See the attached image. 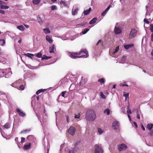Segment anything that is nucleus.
<instances>
[{
    "label": "nucleus",
    "instance_id": "obj_57",
    "mask_svg": "<svg viewBox=\"0 0 153 153\" xmlns=\"http://www.w3.org/2000/svg\"><path fill=\"white\" fill-rule=\"evenodd\" d=\"M41 93V91H40L39 90L36 91V94H38Z\"/></svg>",
    "mask_w": 153,
    "mask_h": 153
},
{
    "label": "nucleus",
    "instance_id": "obj_9",
    "mask_svg": "<svg viewBox=\"0 0 153 153\" xmlns=\"http://www.w3.org/2000/svg\"><path fill=\"white\" fill-rule=\"evenodd\" d=\"M119 123L117 121L114 122L112 124V127L115 129H117L119 127Z\"/></svg>",
    "mask_w": 153,
    "mask_h": 153
},
{
    "label": "nucleus",
    "instance_id": "obj_56",
    "mask_svg": "<svg viewBox=\"0 0 153 153\" xmlns=\"http://www.w3.org/2000/svg\"><path fill=\"white\" fill-rule=\"evenodd\" d=\"M66 118L67 120V121L68 123L69 122V116L68 115H67L66 116Z\"/></svg>",
    "mask_w": 153,
    "mask_h": 153
},
{
    "label": "nucleus",
    "instance_id": "obj_50",
    "mask_svg": "<svg viewBox=\"0 0 153 153\" xmlns=\"http://www.w3.org/2000/svg\"><path fill=\"white\" fill-rule=\"evenodd\" d=\"M1 41H2V42H3V43L1 45L2 46H4L5 43V41L4 40L2 39H1Z\"/></svg>",
    "mask_w": 153,
    "mask_h": 153
},
{
    "label": "nucleus",
    "instance_id": "obj_10",
    "mask_svg": "<svg viewBox=\"0 0 153 153\" xmlns=\"http://www.w3.org/2000/svg\"><path fill=\"white\" fill-rule=\"evenodd\" d=\"M16 111L18 113L19 115L20 116L24 117H25L26 114H25L22 111H21L20 109L17 108L16 109Z\"/></svg>",
    "mask_w": 153,
    "mask_h": 153
},
{
    "label": "nucleus",
    "instance_id": "obj_43",
    "mask_svg": "<svg viewBox=\"0 0 153 153\" xmlns=\"http://www.w3.org/2000/svg\"><path fill=\"white\" fill-rule=\"evenodd\" d=\"M150 29L151 32L153 33V25H150Z\"/></svg>",
    "mask_w": 153,
    "mask_h": 153
},
{
    "label": "nucleus",
    "instance_id": "obj_3",
    "mask_svg": "<svg viewBox=\"0 0 153 153\" xmlns=\"http://www.w3.org/2000/svg\"><path fill=\"white\" fill-rule=\"evenodd\" d=\"M11 74L12 72L11 71L10 68H9L8 69H6L5 70L0 69V77L3 76L5 75V77L7 78Z\"/></svg>",
    "mask_w": 153,
    "mask_h": 153
},
{
    "label": "nucleus",
    "instance_id": "obj_19",
    "mask_svg": "<svg viewBox=\"0 0 153 153\" xmlns=\"http://www.w3.org/2000/svg\"><path fill=\"white\" fill-rule=\"evenodd\" d=\"M51 56H47L45 55H43V56L42 57V60L44 59H49L51 58Z\"/></svg>",
    "mask_w": 153,
    "mask_h": 153
},
{
    "label": "nucleus",
    "instance_id": "obj_48",
    "mask_svg": "<svg viewBox=\"0 0 153 153\" xmlns=\"http://www.w3.org/2000/svg\"><path fill=\"white\" fill-rule=\"evenodd\" d=\"M66 91H63L62 92L61 95L62 97H64L65 94L66 93Z\"/></svg>",
    "mask_w": 153,
    "mask_h": 153
},
{
    "label": "nucleus",
    "instance_id": "obj_37",
    "mask_svg": "<svg viewBox=\"0 0 153 153\" xmlns=\"http://www.w3.org/2000/svg\"><path fill=\"white\" fill-rule=\"evenodd\" d=\"M56 9V6L55 5H53L51 7V9L52 10H55Z\"/></svg>",
    "mask_w": 153,
    "mask_h": 153
},
{
    "label": "nucleus",
    "instance_id": "obj_33",
    "mask_svg": "<svg viewBox=\"0 0 153 153\" xmlns=\"http://www.w3.org/2000/svg\"><path fill=\"white\" fill-rule=\"evenodd\" d=\"M98 131L100 134H101L104 131L103 130H102L101 128H98Z\"/></svg>",
    "mask_w": 153,
    "mask_h": 153
},
{
    "label": "nucleus",
    "instance_id": "obj_35",
    "mask_svg": "<svg viewBox=\"0 0 153 153\" xmlns=\"http://www.w3.org/2000/svg\"><path fill=\"white\" fill-rule=\"evenodd\" d=\"M24 89H25V87H24V86L22 85H21L19 86V89L20 90H24Z\"/></svg>",
    "mask_w": 153,
    "mask_h": 153
},
{
    "label": "nucleus",
    "instance_id": "obj_2",
    "mask_svg": "<svg viewBox=\"0 0 153 153\" xmlns=\"http://www.w3.org/2000/svg\"><path fill=\"white\" fill-rule=\"evenodd\" d=\"M96 113L94 110L92 109L88 110L85 114V118L87 120L93 121L96 118Z\"/></svg>",
    "mask_w": 153,
    "mask_h": 153
},
{
    "label": "nucleus",
    "instance_id": "obj_23",
    "mask_svg": "<svg viewBox=\"0 0 153 153\" xmlns=\"http://www.w3.org/2000/svg\"><path fill=\"white\" fill-rule=\"evenodd\" d=\"M54 45H53L52 46L50 47L49 48V52L50 53H51L53 52L54 51Z\"/></svg>",
    "mask_w": 153,
    "mask_h": 153
},
{
    "label": "nucleus",
    "instance_id": "obj_59",
    "mask_svg": "<svg viewBox=\"0 0 153 153\" xmlns=\"http://www.w3.org/2000/svg\"><path fill=\"white\" fill-rule=\"evenodd\" d=\"M133 124L136 127V128H137V123H136V122H133Z\"/></svg>",
    "mask_w": 153,
    "mask_h": 153
},
{
    "label": "nucleus",
    "instance_id": "obj_60",
    "mask_svg": "<svg viewBox=\"0 0 153 153\" xmlns=\"http://www.w3.org/2000/svg\"><path fill=\"white\" fill-rule=\"evenodd\" d=\"M149 134L150 135L152 136L153 135V130L149 132Z\"/></svg>",
    "mask_w": 153,
    "mask_h": 153
},
{
    "label": "nucleus",
    "instance_id": "obj_38",
    "mask_svg": "<svg viewBox=\"0 0 153 153\" xmlns=\"http://www.w3.org/2000/svg\"><path fill=\"white\" fill-rule=\"evenodd\" d=\"M33 138V136L31 135H29L27 136V139L28 140H31Z\"/></svg>",
    "mask_w": 153,
    "mask_h": 153
},
{
    "label": "nucleus",
    "instance_id": "obj_28",
    "mask_svg": "<svg viewBox=\"0 0 153 153\" xmlns=\"http://www.w3.org/2000/svg\"><path fill=\"white\" fill-rule=\"evenodd\" d=\"M89 30V29L85 28L82 31V33L83 34H86Z\"/></svg>",
    "mask_w": 153,
    "mask_h": 153
},
{
    "label": "nucleus",
    "instance_id": "obj_22",
    "mask_svg": "<svg viewBox=\"0 0 153 153\" xmlns=\"http://www.w3.org/2000/svg\"><path fill=\"white\" fill-rule=\"evenodd\" d=\"M10 127V124L9 123H7L4 125V128L7 129L9 128Z\"/></svg>",
    "mask_w": 153,
    "mask_h": 153
},
{
    "label": "nucleus",
    "instance_id": "obj_1",
    "mask_svg": "<svg viewBox=\"0 0 153 153\" xmlns=\"http://www.w3.org/2000/svg\"><path fill=\"white\" fill-rule=\"evenodd\" d=\"M70 56L73 59L77 58H87L88 56V53L86 50H81L79 53H71L69 54Z\"/></svg>",
    "mask_w": 153,
    "mask_h": 153
},
{
    "label": "nucleus",
    "instance_id": "obj_41",
    "mask_svg": "<svg viewBox=\"0 0 153 153\" xmlns=\"http://www.w3.org/2000/svg\"><path fill=\"white\" fill-rule=\"evenodd\" d=\"M100 96L103 99H105V96L103 94V93L102 92H100Z\"/></svg>",
    "mask_w": 153,
    "mask_h": 153
},
{
    "label": "nucleus",
    "instance_id": "obj_14",
    "mask_svg": "<svg viewBox=\"0 0 153 153\" xmlns=\"http://www.w3.org/2000/svg\"><path fill=\"white\" fill-rule=\"evenodd\" d=\"M91 10V8H89L88 10H84L83 11V13H84V15H88L90 12Z\"/></svg>",
    "mask_w": 153,
    "mask_h": 153
},
{
    "label": "nucleus",
    "instance_id": "obj_39",
    "mask_svg": "<svg viewBox=\"0 0 153 153\" xmlns=\"http://www.w3.org/2000/svg\"><path fill=\"white\" fill-rule=\"evenodd\" d=\"M15 140L16 142V143L18 144V146L19 148H20V147L19 146V144L18 143V137H16L15 138Z\"/></svg>",
    "mask_w": 153,
    "mask_h": 153
},
{
    "label": "nucleus",
    "instance_id": "obj_52",
    "mask_svg": "<svg viewBox=\"0 0 153 153\" xmlns=\"http://www.w3.org/2000/svg\"><path fill=\"white\" fill-rule=\"evenodd\" d=\"M121 110L123 113H125V108L123 107H122Z\"/></svg>",
    "mask_w": 153,
    "mask_h": 153
},
{
    "label": "nucleus",
    "instance_id": "obj_58",
    "mask_svg": "<svg viewBox=\"0 0 153 153\" xmlns=\"http://www.w3.org/2000/svg\"><path fill=\"white\" fill-rule=\"evenodd\" d=\"M141 127L142 129L143 130L145 131V128L143 125H141Z\"/></svg>",
    "mask_w": 153,
    "mask_h": 153
},
{
    "label": "nucleus",
    "instance_id": "obj_21",
    "mask_svg": "<svg viewBox=\"0 0 153 153\" xmlns=\"http://www.w3.org/2000/svg\"><path fill=\"white\" fill-rule=\"evenodd\" d=\"M36 116H37V117H38V119L40 120V122L41 123L42 125V122L43 123V122H44L45 121V120H44V117H43V118L42 119V121H41V117L40 116L38 115L37 114H36Z\"/></svg>",
    "mask_w": 153,
    "mask_h": 153
},
{
    "label": "nucleus",
    "instance_id": "obj_44",
    "mask_svg": "<svg viewBox=\"0 0 153 153\" xmlns=\"http://www.w3.org/2000/svg\"><path fill=\"white\" fill-rule=\"evenodd\" d=\"M25 138L24 137H21V140L20 143H22L24 142V141L25 140Z\"/></svg>",
    "mask_w": 153,
    "mask_h": 153
},
{
    "label": "nucleus",
    "instance_id": "obj_4",
    "mask_svg": "<svg viewBox=\"0 0 153 153\" xmlns=\"http://www.w3.org/2000/svg\"><path fill=\"white\" fill-rule=\"evenodd\" d=\"M95 153H102L103 150L102 148L98 145L95 144L94 146Z\"/></svg>",
    "mask_w": 153,
    "mask_h": 153
},
{
    "label": "nucleus",
    "instance_id": "obj_11",
    "mask_svg": "<svg viewBox=\"0 0 153 153\" xmlns=\"http://www.w3.org/2000/svg\"><path fill=\"white\" fill-rule=\"evenodd\" d=\"M114 30L116 34L120 33L122 32L121 29L119 27H117L116 26L115 27Z\"/></svg>",
    "mask_w": 153,
    "mask_h": 153
},
{
    "label": "nucleus",
    "instance_id": "obj_47",
    "mask_svg": "<svg viewBox=\"0 0 153 153\" xmlns=\"http://www.w3.org/2000/svg\"><path fill=\"white\" fill-rule=\"evenodd\" d=\"M144 22L147 24H149L150 23L146 19H144Z\"/></svg>",
    "mask_w": 153,
    "mask_h": 153
},
{
    "label": "nucleus",
    "instance_id": "obj_24",
    "mask_svg": "<svg viewBox=\"0 0 153 153\" xmlns=\"http://www.w3.org/2000/svg\"><path fill=\"white\" fill-rule=\"evenodd\" d=\"M129 95V93H126V92H123V96L125 98V101H126L127 100V98L128 97Z\"/></svg>",
    "mask_w": 153,
    "mask_h": 153
},
{
    "label": "nucleus",
    "instance_id": "obj_13",
    "mask_svg": "<svg viewBox=\"0 0 153 153\" xmlns=\"http://www.w3.org/2000/svg\"><path fill=\"white\" fill-rule=\"evenodd\" d=\"M134 46V45L133 44H129L124 45V47L125 49L127 50L129 48L133 47Z\"/></svg>",
    "mask_w": 153,
    "mask_h": 153
},
{
    "label": "nucleus",
    "instance_id": "obj_40",
    "mask_svg": "<svg viewBox=\"0 0 153 153\" xmlns=\"http://www.w3.org/2000/svg\"><path fill=\"white\" fill-rule=\"evenodd\" d=\"M137 117L138 119H140V115L138 110L137 111Z\"/></svg>",
    "mask_w": 153,
    "mask_h": 153
},
{
    "label": "nucleus",
    "instance_id": "obj_63",
    "mask_svg": "<svg viewBox=\"0 0 153 153\" xmlns=\"http://www.w3.org/2000/svg\"><path fill=\"white\" fill-rule=\"evenodd\" d=\"M111 7V6L109 5L108 7L106 9L107 10H108Z\"/></svg>",
    "mask_w": 153,
    "mask_h": 153
},
{
    "label": "nucleus",
    "instance_id": "obj_12",
    "mask_svg": "<svg viewBox=\"0 0 153 153\" xmlns=\"http://www.w3.org/2000/svg\"><path fill=\"white\" fill-rule=\"evenodd\" d=\"M119 50V46H118L116 48L114 51L112 53V54L111 55V52H110V53L111 54V56L112 57H115V56L114 55H115V53H116Z\"/></svg>",
    "mask_w": 153,
    "mask_h": 153
},
{
    "label": "nucleus",
    "instance_id": "obj_25",
    "mask_svg": "<svg viewBox=\"0 0 153 153\" xmlns=\"http://www.w3.org/2000/svg\"><path fill=\"white\" fill-rule=\"evenodd\" d=\"M31 130L29 128L28 129H27L25 130H24V131H22L21 132V134L22 133H28Z\"/></svg>",
    "mask_w": 153,
    "mask_h": 153
},
{
    "label": "nucleus",
    "instance_id": "obj_53",
    "mask_svg": "<svg viewBox=\"0 0 153 153\" xmlns=\"http://www.w3.org/2000/svg\"><path fill=\"white\" fill-rule=\"evenodd\" d=\"M6 3L4 2V1H0V5L2 4H6Z\"/></svg>",
    "mask_w": 153,
    "mask_h": 153
},
{
    "label": "nucleus",
    "instance_id": "obj_45",
    "mask_svg": "<svg viewBox=\"0 0 153 153\" xmlns=\"http://www.w3.org/2000/svg\"><path fill=\"white\" fill-rule=\"evenodd\" d=\"M107 13L105 11H104L101 14V15L102 16H105L106 14Z\"/></svg>",
    "mask_w": 153,
    "mask_h": 153
},
{
    "label": "nucleus",
    "instance_id": "obj_7",
    "mask_svg": "<svg viewBox=\"0 0 153 153\" xmlns=\"http://www.w3.org/2000/svg\"><path fill=\"white\" fill-rule=\"evenodd\" d=\"M79 10L78 8L76 7V5H74L72 10V15L75 16L76 15Z\"/></svg>",
    "mask_w": 153,
    "mask_h": 153
},
{
    "label": "nucleus",
    "instance_id": "obj_8",
    "mask_svg": "<svg viewBox=\"0 0 153 153\" xmlns=\"http://www.w3.org/2000/svg\"><path fill=\"white\" fill-rule=\"evenodd\" d=\"M76 129L73 126H71L68 129V133L72 136H73L74 134L75 131Z\"/></svg>",
    "mask_w": 153,
    "mask_h": 153
},
{
    "label": "nucleus",
    "instance_id": "obj_46",
    "mask_svg": "<svg viewBox=\"0 0 153 153\" xmlns=\"http://www.w3.org/2000/svg\"><path fill=\"white\" fill-rule=\"evenodd\" d=\"M127 113L128 114H131V110L129 109H128L127 110Z\"/></svg>",
    "mask_w": 153,
    "mask_h": 153
},
{
    "label": "nucleus",
    "instance_id": "obj_55",
    "mask_svg": "<svg viewBox=\"0 0 153 153\" xmlns=\"http://www.w3.org/2000/svg\"><path fill=\"white\" fill-rule=\"evenodd\" d=\"M120 85L121 86H128V85L126 84H121Z\"/></svg>",
    "mask_w": 153,
    "mask_h": 153
},
{
    "label": "nucleus",
    "instance_id": "obj_17",
    "mask_svg": "<svg viewBox=\"0 0 153 153\" xmlns=\"http://www.w3.org/2000/svg\"><path fill=\"white\" fill-rule=\"evenodd\" d=\"M17 28L19 30L22 31H24L25 29V27L22 25L18 26L17 27Z\"/></svg>",
    "mask_w": 153,
    "mask_h": 153
},
{
    "label": "nucleus",
    "instance_id": "obj_64",
    "mask_svg": "<svg viewBox=\"0 0 153 153\" xmlns=\"http://www.w3.org/2000/svg\"><path fill=\"white\" fill-rule=\"evenodd\" d=\"M151 41L153 42V33L151 35Z\"/></svg>",
    "mask_w": 153,
    "mask_h": 153
},
{
    "label": "nucleus",
    "instance_id": "obj_18",
    "mask_svg": "<svg viewBox=\"0 0 153 153\" xmlns=\"http://www.w3.org/2000/svg\"><path fill=\"white\" fill-rule=\"evenodd\" d=\"M97 18H94L91 20L89 22L90 24H94L97 21Z\"/></svg>",
    "mask_w": 153,
    "mask_h": 153
},
{
    "label": "nucleus",
    "instance_id": "obj_54",
    "mask_svg": "<svg viewBox=\"0 0 153 153\" xmlns=\"http://www.w3.org/2000/svg\"><path fill=\"white\" fill-rule=\"evenodd\" d=\"M80 115L79 114L78 115L75 114V118H79Z\"/></svg>",
    "mask_w": 153,
    "mask_h": 153
},
{
    "label": "nucleus",
    "instance_id": "obj_16",
    "mask_svg": "<svg viewBox=\"0 0 153 153\" xmlns=\"http://www.w3.org/2000/svg\"><path fill=\"white\" fill-rule=\"evenodd\" d=\"M46 40L50 43H51L53 42L52 40L48 36H47L46 37Z\"/></svg>",
    "mask_w": 153,
    "mask_h": 153
},
{
    "label": "nucleus",
    "instance_id": "obj_27",
    "mask_svg": "<svg viewBox=\"0 0 153 153\" xmlns=\"http://www.w3.org/2000/svg\"><path fill=\"white\" fill-rule=\"evenodd\" d=\"M0 95L2 96V95L4 96V97H3V98H7V95L5 94V93L2 91H0Z\"/></svg>",
    "mask_w": 153,
    "mask_h": 153
},
{
    "label": "nucleus",
    "instance_id": "obj_26",
    "mask_svg": "<svg viewBox=\"0 0 153 153\" xmlns=\"http://www.w3.org/2000/svg\"><path fill=\"white\" fill-rule=\"evenodd\" d=\"M40 0H33L32 2L35 5L38 4L40 2Z\"/></svg>",
    "mask_w": 153,
    "mask_h": 153
},
{
    "label": "nucleus",
    "instance_id": "obj_34",
    "mask_svg": "<svg viewBox=\"0 0 153 153\" xmlns=\"http://www.w3.org/2000/svg\"><path fill=\"white\" fill-rule=\"evenodd\" d=\"M98 82H100V83H103L104 82V79L103 78H102L98 80Z\"/></svg>",
    "mask_w": 153,
    "mask_h": 153
},
{
    "label": "nucleus",
    "instance_id": "obj_5",
    "mask_svg": "<svg viewBox=\"0 0 153 153\" xmlns=\"http://www.w3.org/2000/svg\"><path fill=\"white\" fill-rule=\"evenodd\" d=\"M137 30L134 29H132L129 34V38L131 39L135 37L137 34Z\"/></svg>",
    "mask_w": 153,
    "mask_h": 153
},
{
    "label": "nucleus",
    "instance_id": "obj_49",
    "mask_svg": "<svg viewBox=\"0 0 153 153\" xmlns=\"http://www.w3.org/2000/svg\"><path fill=\"white\" fill-rule=\"evenodd\" d=\"M80 143V141H77L75 143L74 145L76 146L77 145Z\"/></svg>",
    "mask_w": 153,
    "mask_h": 153
},
{
    "label": "nucleus",
    "instance_id": "obj_31",
    "mask_svg": "<svg viewBox=\"0 0 153 153\" xmlns=\"http://www.w3.org/2000/svg\"><path fill=\"white\" fill-rule=\"evenodd\" d=\"M25 56H27V57L30 58H32L33 56H34V55L32 54L29 53H27V54H25Z\"/></svg>",
    "mask_w": 153,
    "mask_h": 153
},
{
    "label": "nucleus",
    "instance_id": "obj_6",
    "mask_svg": "<svg viewBox=\"0 0 153 153\" xmlns=\"http://www.w3.org/2000/svg\"><path fill=\"white\" fill-rule=\"evenodd\" d=\"M128 147L126 145L123 143L119 145L118 146V149L119 151H121L123 150H125Z\"/></svg>",
    "mask_w": 153,
    "mask_h": 153
},
{
    "label": "nucleus",
    "instance_id": "obj_30",
    "mask_svg": "<svg viewBox=\"0 0 153 153\" xmlns=\"http://www.w3.org/2000/svg\"><path fill=\"white\" fill-rule=\"evenodd\" d=\"M1 8V9H7L9 8V7L7 6L4 5H1L0 6Z\"/></svg>",
    "mask_w": 153,
    "mask_h": 153
},
{
    "label": "nucleus",
    "instance_id": "obj_15",
    "mask_svg": "<svg viewBox=\"0 0 153 153\" xmlns=\"http://www.w3.org/2000/svg\"><path fill=\"white\" fill-rule=\"evenodd\" d=\"M147 127L149 130H151L153 128V124H148L147 125Z\"/></svg>",
    "mask_w": 153,
    "mask_h": 153
},
{
    "label": "nucleus",
    "instance_id": "obj_62",
    "mask_svg": "<svg viewBox=\"0 0 153 153\" xmlns=\"http://www.w3.org/2000/svg\"><path fill=\"white\" fill-rule=\"evenodd\" d=\"M69 153H74V149L73 151L70 150Z\"/></svg>",
    "mask_w": 153,
    "mask_h": 153
},
{
    "label": "nucleus",
    "instance_id": "obj_29",
    "mask_svg": "<svg viewBox=\"0 0 153 153\" xmlns=\"http://www.w3.org/2000/svg\"><path fill=\"white\" fill-rule=\"evenodd\" d=\"M104 112L105 114H106L107 115H108L110 114V111L108 109H106L104 111Z\"/></svg>",
    "mask_w": 153,
    "mask_h": 153
},
{
    "label": "nucleus",
    "instance_id": "obj_61",
    "mask_svg": "<svg viewBox=\"0 0 153 153\" xmlns=\"http://www.w3.org/2000/svg\"><path fill=\"white\" fill-rule=\"evenodd\" d=\"M102 42V40L101 39L99 40L98 42H97V43L96 45H98V44L100 43H101Z\"/></svg>",
    "mask_w": 153,
    "mask_h": 153
},
{
    "label": "nucleus",
    "instance_id": "obj_36",
    "mask_svg": "<svg viewBox=\"0 0 153 153\" xmlns=\"http://www.w3.org/2000/svg\"><path fill=\"white\" fill-rule=\"evenodd\" d=\"M60 3L61 4H63L64 6H67V4L63 1H60Z\"/></svg>",
    "mask_w": 153,
    "mask_h": 153
},
{
    "label": "nucleus",
    "instance_id": "obj_20",
    "mask_svg": "<svg viewBox=\"0 0 153 153\" xmlns=\"http://www.w3.org/2000/svg\"><path fill=\"white\" fill-rule=\"evenodd\" d=\"M44 33L45 34H48L50 33V31L49 28H45L43 29Z\"/></svg>",
    "mask_w": 153,
    "mask_h": 153
},
{
    "label": "nucleus",
    "instance_id": "obj_42",
    "mask_svg": "<svg viewBox=\"0 0 153 153\" xmlns=\"http://www.w3.org/2000/svg\"><path fill=\"white\" fill-rule=\"evenodd\" d=\"M42 56V54L40 53H38L36 55V57L39 58H41Z\"/></svg>",
    "mask_w": 153,
    "mask_h": 153
},
{
    "label": "nucleus",
    "instance_id": "obj_32",
    "mask_svg": "<svg viewBox=\"0 0 153 153\" xmlns=\"http://www.w3.org/2000/svg\"><path fill=\"white\" fill-rule=\"evenodd\" d=\"M30 143L29 145H26L24 146V149L25 150H27L29 149L30 147Z\"/></svg>",
    "mask_w": 153,
    "mask_h": 153
},
{
    "label": "nucleus",
    "instance_id": "obj_51",
    "mask_svg": "<svg viewBox=\"0 0 153 153\" xmlns=\"http://www.w3.org/2000/svg\"><path fill=\"white\" fill-rule=\"evenodd\" d=\"M0 13L4 14H5V11L4 10H1L0 9Z\"/></svg>",
    "mask_w": 153,
    "mask_h": 153
}]
</instances>
